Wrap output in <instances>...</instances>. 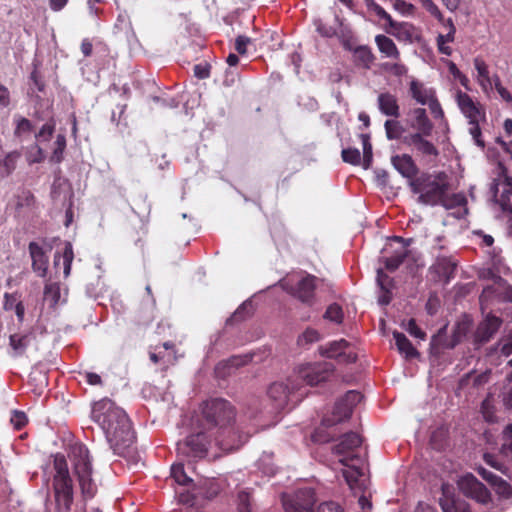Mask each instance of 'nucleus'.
I'll return each mask as SVG.
<instances>
[{
    "mask_svg": "<svg viewBox=\"0 0 512 512\" xmlns=\"http://www.w3.org/2000/svg\"><path fill=\"white\" fill-rule=\"evenodd\" d=\"M54 475L52 479L53 509L47 512H71L74 502L73 480L65 456L57 453L53 457Z\"/></svg>",
    "mask_w": 512,
    "mask_h": 512,
    "instance_id": "4",
    "label": "nucleus"
},
{
    "mask_svg": "<svg viewBox=\"0 0 512 512\" xmlns=\"http://www.w3.org/2000/svg\"><path fill=\"white\" fill-rule=\"evenodd\" d=\"M35 341V331L31 328L27 331L11 334L9 337V346L12 350L13 357H22L26 350Z\"/></svg>",
    "mask_w": 512,
    "mask_h": 512,
    "instance_id": "23",
    "label": "nucleus"
},
{
    "mask_svg": "<svg viewBox=\"0 0 512 512\" xmlns=\"http://www.w3.org/2000/svg\"><path fill=\"white\" fill-rule=\"evenodd\" d=\"M393 337L399 352L404 354L407 359H412L419 356V352L413 347L412 343L405 336V334L394 331Z\"/></svg>",
    "mask_w": 512,
    "mask_h": 512,
    "instance_id": "32",
    "label": "nucleus"
},
{
    "mask_svg": "<svg viewBox=\"0 0 512 512\" xmlns=\"http://www.w3.org/2000/svg\"><path fill=\"white\" fill-rule=\"evenodd\" d=\"M377 283L383 292L389 293L393 287V279L382 269L377 270Z\"/></svg>",
    "mask_w": 512,
    "mask_h": 512,
    "instance_id": "46",
    "label": "nucleus"
},
{
    "mask_svg": "<svg viewBox=\"0 0 512 512\" xmlns=\"http://www.w3.org/2000/svg\"><path fill=\"white\" fill-rule=\"evenodd\" d=\"M393 167L410 181L418 177L419 169L409 154L394 155L391 157Z\"/></svg>",
    "mask_w": 512,
    "mask_h": 512,
    "instance_id": "24",
    "label": "nucleus"
},
{
    "mask_svg": "<svg viewBox=\"0 0 512 512\" xmlns=\"http://www.w3.org/2000/svg\"><path fill=\"white\" fill-rule=\"evenodd\" d=\"M69 458L77 476L84 499H92L97 493V486L92 479V463L88 448L81 443L70 447Z\"/></svg>",
    "mask_w": 512,
    "mask_h": 512,
    "instance_id": "6",
    "label": "nucleus"
},
{
    "mask_svg": "<svg viewBox=\"0 0 512 512\" xmlns=\"http://www.w3.org/2000/svg\"><path fill=\"white\" fill-rule=\"evenodd\" d=\"M349 347V342L345 339L330 342L325 348L322 349L321 354L327 358H335L340 362L354 363L357 360V355L352 352H346Z\"/></svg>",
    "mask_w": 512,
    "mask_h": 512,
    "instance_id": "20",
    "label": "nucleus"
},
{
    "mask_svg": "<svg viewBox=\"0 0 512 512\" xmlns=\"http://www.w3.org/2000/svg\"><path fill=\"white\" fill-rule=\"evenodd\" d=\"M478 473L484 480H486L487 482H489L492 485H496L498 483V481H500L499 476H497L496 474L492 473L491 471H489L483 467H480L478 469Z\"/></svg>",
    "mask_w": 512,
    "mask_h": 512,
    "instance_id": "63",
    "label": "nucleus"
},
{
    "mask_svg": "<svg viewBox=\"0 0 512 512\" xmlns=\"http://www.w3.org/2000/svg\"><path fill=\"white\" fill-rule=\"evenodd\" d=\"M318 512H344V509L337 502L327 501L319 505Z\"/></svg>",
    "mask_w": 512,
    "mask_h": 512,
    "instance_id": "60",
    "label": "nucleus"
},
{
    "mask_svg": "<svg viewBox=\"0 0 512 512\" xmlns=\"http://www.w3.org/2000/svg\"><path fill=\"white\" fill-rule=\"evenodd\" d=\"M377 104L383 115L393 118L400 117V106L396 95L390 92H382L378 95Z\"/></svg>",
    "mask_w": 512,
    "mask_h": 512,
    "instance_id": "27",
    "label": "nucleus"
},
{
    "mask_svg": "<svg viewBox=\"0 0 512 512\" xmlns=\"http://www.w3.org/2000/svg\"><path fill=\"white\" fill-rule=\"evenodd\" d=\"M455 100L461 113L468 120V124L486 122V109L479 101L461 90H457Z\"/></svg>",
    "mask_w": 512,
    "mask_h": 512,
    "instance_id": "15",
    "label": "nucleus"
},
{
    "mask_svg": "<svg viewBox=\"0 0 512 512\" xmlns=\"http://www.w3.org/2000/svg\"><path fill=\"white\" fill-rule=\"evenodd\" d=\"M334 371L335 366L325 361L300 365L295 373L291 375L292 389L300 387L301 391L304 385L313 387L326 382L334 374Z\"/></svg>",
    "mask_w": 512,
    "mask_h": 512,
    "instance_id": "7",
    "label": "nucleus"
},
{
    "mask_svg": "<svg viewBox=\"0 0 512 512\" xmlns=\"http://www.w3.org/2000/svg\"><path fill=\"white\" fill-rule=\"evenodd\" d=\"M354 56L358 65L370 69L375 61V55L368 46H358L354 50Z\"/></svg>",
    "mask_w": 512,
    "mask_h": 512,
    "instance_id": "33",
    "label": "nucleus"
},
{
    "mask_svg": "<svg viewBox=\"0 0 512 512\" xmlns=\"http://www.w3.org/2000/svg\"><path fill=\"white\" fill-rule=\"evenodd\" d=\"M495 178L493 179L491 191L496 202L504 212L512 214V177L508 174V169L502 162H498L495 168Z\"/></svg>",
    "mask_w": 512,
    "mask_h": 512,
    "instance_id": "10",
    "label": "nucleus"
},
{
    "mask_svg": "<svg viewBox=\"0 0 512 512\" xmlns=\"http://www.w3.org/2000/svg\"><path fill=\"white\" fill-rule=\"evenodd\" d=\"M316 280L314 275L307 274L296 284L292 285L287 282L282 287L292 297L311 307L316 303Z\"/></svg>",
    "mask_w": 512,
    "mask_h": 512,
    "instance_id": "14",
    "label": "nucleus"
},
{
    "mask_svg": "<svg viewBox=\"0 0 512 512\" xmlns=\"http://www.w3.org/2000/svg\"><path fill=\"white\" fill-rule=\"evenodd\" d=\"M384 69L397 77H401L408 72L406 65L402 63H385Z\"/></svg>",
    "mask_w": 512,
    "mask_h": 512,
    "instance_id": "56",
    "label": "nucleus"
},
{
    "mask_svg": "<svg viewBox=\"0 0 512 512\" xmlns=\"http://www.w3.org/2000/svg\"><path fill=\"white\" fill-rule=\"evenodd\" d=\"M290 380L291 376L286 383L275 382L268 388V397L274 402L275 409H284L290 401L297 403L306 395V392L300 391V387L292 389Z\"/></svg>",
    "mask_w": 512,
    "mask_h": 512,
    "instance_id": "13",
    "label": "nucleus"
},
{
    "mask_svg": "<svg viewBox=\"0 0 512 512\" xmlns=\"http://www.w3.org/2000/svg\"><path fill=\"white\" fill-rule=\"evenodd\" d=\"M368 7L382 20L386 21V33L394 36L398 41L412 44L421 40V33L413 23L410 22H397L386 10L376 3L374 0H369Z\"/></svg>",
    "mask_w": 512,
    "mask_h": 512,
    "instance_id": "8",
    "label": "nucleus"
},
{
    "mask_svg": "<svg viewBox=\"0 0 512 512\" xmlns=\"http://www.w3.org/2000/svg\"><path fill=\"white\" fill-rule=\"evenodd\" d=\"M10 421L16 430H21L28 423L26 414L18 410L14 411Z\"/></svg>",
    "mask_w": 512,
    "mask_h": 512,
    "instance_id": "55",
    "label": "nucleus"
},
{
    "mask_svg": "<svg viewBox=\"0 0 512 512\" xmlns=\"http://www.w3.org/2000/svg\"><path fill=\"white\" fill-rule=\"evenodd\" d=\"M443 206L445 209H454V208H462L463 213L462 215H466L468 213L467 209V199L466 197L461 193H454L452 195H448L445 193V196H442L441 201H439V204Z\"/></svg>",
    "mask_w": 512,
    "mask_h": 512,
    "instance_id": "31",
    "label": "nucleus"
},
{
    "mask_svg": "<svg viewBox=\"0 0 512 512\" xmlns=\"http://www.w3.org/2000/svg\"><path fill=\"white\" fill-rule=\"evenodd\" d=\"M44 295L45 297H51L52 300L56 303L60 297L59 287L56 283H48L44 287Z\"/></svg>",
    "mask_w": 512,
    "mask_h": 512,
    "instance_id": "61",
    "label": "nucleus"
},
{
    "mask_svg": "<svg viewBox=\"0 0 512 512\" xmlns=\"http://www.w3.org/2000/svg\"><path fill=\"white\" fill-rule=\"evenodd\" d=\"M423 8L438 21L443 20V14L432 0H419Z\"/></svg>",
    "mask_w": 512,
    "mask_h": 512,
    "instance_id": "52",
    "label": "nucleus"
},
{
    "mask_svg": "<svg viewBox=\"0 0 512 512\" xmlns=\"http://www.w3.org/2000/svg\"><path fill=\"white\" fill-rule=\"evenodd\" d=\"M62 258H63V266H64L63 273H64L65 277H68L70 275L71 265H72V262L74 259L73 247L70 242L65 243Z\"/></svg>",
    "mask_w": 512,
    "mask_h": 512,
    "instance_id": "41",
    "label": "nucleus"
},
{
    "mask_svg": "<svg viewBox=\"0 0 512 512\" xmlns=\"http://www.w3.org/2000/svg\"><path fill=\"white\" fill-rule=\"evenodd\" d=\"M501 453L512 461V424H509L504 430V443Z\"/></svg>",
    "mask_w": 512,
    "mask_h": 512,
    "instance_id": "43",
    "label": "nucleus"
},
{
    "mask_svg": "<svg viewBox=\"0 0 512 512\" xmlns=\"http://www.w3.org/2000/svg\"><path fill=\"white\" fill-rule=\"evenodd\" d=\"M361 444L362 438L358 433L348 432L340 437L333 452L342 456L339 460L342 465H350V462L365 463V458L360 454Z\"/></svg>",
    "mask_w": 512,
    "mask_h": 512,
    "instance_id": "11",
    "label": "nucleus"
},
{
    "mask_svg": "<svg viewBox=\"0 0 512 512\" xmlns=\"http://www.w3.org/2000/svg\"><path fill=\"white\" fill-rule=\"evenodd\" d=\"M212 442L225 449L233 447V444L227 439L211 437V432L198 428L197 432L190 434L183 442L178 443V451L188 457L203 458L207 455L208 447Z\"/></svg>",
    "mask_w": 512,
    "mask_h": 512,
    "instance_id": "9",
    "label": "nucleus"
},
{
    "mask_svg": "<svg viewBox=\"0 0 512 512\" xmlns=\"http://www.w3.org/2000/svg\"><path fill=\"white\" fill-rule=\"evenodd\" d=\"M21 154L18 151L8 153L3 160L4 175L9 176L16 169L17 161Z\"/></svg>",
    "mask_w": 512,
    "mask_h": 512,
    "instance_id": "40",
    "label": "nucleus"
},
{
    "mask_svg": "<svg viewBox=\"0 0 512 512\" xmlns=\"http://www.w3.org/2000/svg\"><path fill=\"white\" fill-rule=\"evenodd\" d=\"M323 318L335 324H341L344 320L342 307L338 303L330 304L323 314Z\"/></svg>",
    "mask_w": 512,
    "mask_h": 512,
    "instance_id": "36",
    "label": "nucleus"
},
{
    "mask_svg": "<svg viewBox=\"0 0 512 512\" xmlns=\"http://www.w3.org/2000/svg\"><path fill=\"white\" fill-rule=\"evenodd\" d=\"M150 360L155 364H160L162 370H167L177 361L175 344L167 341L162 345H157L149 351Z\"/></svg>",
    "mask_w": 512,
    "mask_h": 512,
    "instance_id": "18",
    "label": "nucleus"
},
{
    "mask_svg": "<svg viewBox=\"0 0 512 512\" xmlns=\"http://www.w3.org/2000/svg\"><path fill=\"white\" fill-rule=\"evenodd\" d=\"M459 489L468 498L479 503L487 504L491 500V494L486 486L473 474L464 475L458 482Z\"/></svg>",
    "mask_w": 512,
    "mask_h": 512,
    "instance_id": "16",
    "label": "nucleus"
},
{
    "mask_svg": "<svg viewBox=\"0 0 512 512\" xmlns=\"http://www.w3.org/2000/svg\"><path fill=\"white\" fill-rule=\"evenodd\" d=\"M406 330L411 336L418 338L420 340H424L426 337V333L418 327L415 319L413 318L408 321Z\"/></svg>",
    "mask_w": 512,
    "mask_h": 512,
    "instance_id": "58",
    "label": "nucleus"
},
{
    "mask_svg": "<svg viewBox=\"0 0 512 512\" xmlns=\"http://www.w3.org/2000/svg\"><path fill=\"white\" fill-rule=\"evenodd\" d=\"M66 149V137L64 134H58L54 142V148L50 156V161L59 164L64 159V151Z\"/></svg>",
    "mask_w": 512,
    "mask_h": 512,
    "instance_id": "34",
    "label": "nucleus"
},
{
    "mask_svg": "<svg viewBox=\"0 0 512 512\" xmlns=\"http://www.w3.org/2000/svg\"><path fill=\"white\" fill-rule=\"evenodd\" d=\"M408 93L417 104L423 106L427 105L435 96H437L434 88L427 87L423 82L416 79H413L409 83Z\"/></svg>",
    "mask_w": 512,
    "mask_h": 512,
    "instance_id": "26",
    "label": "nucleus"
},
{
    "mask_svg": "<svg viewBox=\"0 0 512 512\" xmlns=\"http://www.w3.org/2000/svg\"><path fill=\"white\" fill-rule=\"evenodd\" d=\"M236 409L224 398H211L201 405V415L198 419V428L211 432V437L226 439L234 435Z\"/></svg>",
    "mask_w": 512,
    "mask_h": 512,
    "instance_id": "2",
    "label": "nucleus"
},
{
    "mask_svg": "<svg viewBox=\"0 0 512 512\" xmlns=\"http://www.w3.org/2000/svg\"><path fill=\"white\" fill-rule=\"evenodd\" d=\"M406 123L412 131L405 135L404 145L429 161L436 159L439 150L433 142L428 140L434 130V124L426 109L422 107L410 109Z\"/></svg>",
    "mask_w": 512,
    "mask_h": 512,
    "instance_id": "3",
    "label": "nucleus"
},
{
    "mask_svg": "<svg viewBox=\"0 0 512 512\" xmlns=\"http://www.w3.org/2000/svg\"><path fill=\"white\" fill-rule=\"evenodd\" d=\"M503 320L492 313L486 314L484 319L479 322L473 334L475 345L481 346L488 343L502 326Z\"/></svg>",
    "mask_w": 512,
    "mask_h": 512,
    "instance_id": "17",
    "label": "nucleus"
},
{
    "mask_svg": "<svg viewBox=\"0 0 512 512\" xmlns=\"http://www.w3.org/2000/svg\"><path fill=\"white\" fill-rule=\"evenodd\" d=\"M282 503L285 512H313L316 495L313 488H300L293 494H283Z\"/></svg>",
    "mask_w": 512,
    "mask_h": 512,
    "instance_id": "12",
    "label": "nucleus"
},
{
    "mask_svg": "<svg viewBox=\"0 0 512 512\" xmlns=\"http://www.w3.org/2000/svg\"><path fill=\"white\" fill-rule=\"evenodd\" d=\"M398 118L388 119L384 123L386 137L389 140H400L404 144L405 135L408 133Z\"/></svg>",
    "mask_w": 512,
    "mask_h": 512,
    "instance_id": "30",
    "label": "nucleus"
},
{
    "mask_svg": "<svg viewBox=\"0 0 512 512\" xmlns=\"http://www.w3.org/2000/svg\"><path fill=\"white\" fill-rule=\"evenodd\" d=\"M32 130H33V125L29 119H27L25 117H19L16 120V127L14 130L15 137L20 138L24 134H28V133L32 132Z\"/></svg>",
    "mask_w": 512,
    "mask_h": 512,
    "instance_id": "44",
    "label": "nucleus"
},
{
    "mask_svg": "<svg viewBox=\"0 0 512 512\" xmlns=\"http://www.w3.org/2000/svg\"><path fill=\"white\" fill-rule=\"evenodd\" d=\"M409 187L413 194L418 195V203L436 206L442 196L448 193V176L445 172H422L409 182Z\"/></svg>",
    "mask_w": 512,
    "mask_h": 512,
    "instance_id": "5",
    "label": "nucleus"
},
{
    "mask_svg": "<svg viewBox=\"0 0 512 512\" xmlns=\"http://www.w3.org/2000/svg\"><path fill=\"white\" fill-rule=\"evenodd\" d=\"M211 65L207 62L199 63L194 66V75L198 79H206L210 77Z\"/></svg>",
    "mask_w": 512,
    "mask_h": 512,
    "instance_id": "59",
    "label": "nucleus"
},
{
    "mask_svg": "<svg viewBox=\"0 0 512 512\" xmlns=\"http://www.w3.org/2000/svg\"><path fill=\"white\" fill-rule=\"evenodd\" d=\"M392 241L400 243L401 247L395 250L391 256L384 258L385 268L391 272L397 270L399 266L404 262V260L408 257L410 253L408 247L413 242V239H405L401 236H394L392 238Z\"/></svg>",
    "mask_w": 512,
    "mask_h": 512,
    "instance_id": "22",
    "label": "nucleus"
},
{
    "mask_svg": "<svg viewBox=\"0 0 512 512\" xmlns=\"http://www.w3.org/2000/svg\"><path fill=\"white\" fill-rule=\"evenodd\" d=\"M28 251L32 260V270L37 276L44 278L48 272L49 257L44 248L35 241L28 245Z\"/></svg>",
    "mask_w": 512,
    "mask_h": 512,
    "instance_id": "21",
    "label": "nucleus"
},
{
    "mask_svg": "<svg viewBox=\"0 0 512 512\" xmlns=\"http://www.w3.org/2000/svg\"><path fill=\"white\" fill-rule=\"evenodd\" d=\"M55 131V121L53 119L46 122L39 130V132L35 135L37 139H41L42 141H48L52 137Z\"/></svg>",
    "mask_w": 512,
    "mask_h": 512,
    "instance_id": "47",
    "label": "nucleus"
},
{
    "mask_svg": "<svg viewBox=\"0 0 512 512\" xmlns=\"http://www.w3.org/2000/svg\"><path fill=\"white\" fill-rule=\"evenodd\" d=\"M353 409L342 402L341 400H338L335 403L334 409H333V421L329 425H333L335 423H339L341 421H344L352 415Z\"/></svg>",
    "mask_w": 512,
    "mask_h": 512,
    "instance_id": "35",
    "label": "nucleus"
},
{
    "mask_svg": "<svg viewBox=\"0 0 512 512\" xmlns=\"http://www.w3.org/2000/svg\"><path fill=\"white\" fill-rule=\"evenodd\" d=\"M363 465L364 463L350 462V465H345L349 469L343 470V477L355 495L358 492H364L366 489L364 480L360 479L363 476Z\"/></svg>",
    "mask_w": 512,
    "mask_h": 512,
    "instance_id": "25",
    "label": "nucleus"
},
{
    "mask_svg": "<svg viewBox=\"0 0 512 512\" xmlns=\"http://www.w3.org/2000/svg\"><path fill=\"white\" fill-rule=\"evenodd\" d=\"M91 419L103 431L114 454L122 457L131 454L136 435L129 416L121 407L103 398L93 403Z\"/></svg>",
    "mask_w": 512,
    "mask_h": 512,
    "instance_id": "1",
    "label": "nucleus"
},
{
    "mask_svg": "<svg viewBox=\"0 0 512 512\" xmlns=\"http://www.w3.org/2000/svg\"><path fill=\"white\" fill-rule=\"evenodd\" d=\"M448 23L450 25V31L446 35L439 34L437 37V42H444L446 44L447 42L454 41V35L456 32V29H455L451 19L448 20Z\"/></svg>",
    "mask_w": 512,
    "mask_h": 512,
    "instance_id": "64",
    "label": "nucleus"
},
{
    "mask_svg": "<svg viewBox=\"0 0 512 512\" xmlns=\"http://www.w3.org/2000/svg\"><path fill=\"white\" fill-rule=\"evenodd\" d=\"M360 138L363 144V167L368 169L372 162V145L369 140V136L366 134H361Z\"/></svg>",
    "mask_w": 512,
    "mask_h": 512,
    "instance_id": "42",
    "label": "nucleus"
},
{
    "mask_svg": "<svg viewBox=\"0 0 512 512\" xmlns=\"http://www.w3.org/2000/svg\"><path fill=\"white\" fill-rule=\"evenodd\" d=\"M238 511L239 512H251V495L246 491L238 493Z\"/></svg>",
    "mask_w": 512,
    "mask_h": 512,
    "instance_id": "51",
    "label": "nucleus"
},
{
    "mask_svg": "<svg viewBox=\"0 0 512 512\" xmlns=\"http://www.w3.org/2000/svg\"><path fill=\"white\" fill-rule=\"evenodd\" d=\"M321 336L320 333L311 327H307L302 334L297 338V344L300 347H308L309 345L318 342Z\"/></svg>",
    "mask_w": 512,
    "mask_h": 512,
    "instance_id": "37",
    "label": "nucleus"
},
{
    "mask_svg": "<svg viewBox=\"0 0 512 512\" xmlns=\"http://www.w3.org/2000/svg\"><path fill=\"white\" fill-rule=\"evenodd\" d=\"M250 306V303L244 302L240 305L231 318L228 321H242L246 318L248 312L247 307Z\"/></svg>",
    "mask_w": 512,
    "mask_h": 512,
    "instance_id": "62",
    "label": "nucleus"
},
{
    "mask_svg": "<svg viewBox=\"0 0 512 512\" xmlns=\"http://www.w3.org/2000/svg\"><path fill=\"white\" fill-rule=\"evenodd\" d=\"M432 116L434 119L436 120H443L445 118V113H444V110L438 100V97L435 96L433 98V100H431L428 104H427Z\"/></svg>",
    "mask_w": 512,
    "mask_h": 512,
    "instance_id": "50",
    "label": "nucleus"
},
{
    "mask_svg": "<svg viewBox=\"0 0 512 512\" xmlns=\"http://www.w3.org/2000/svg\"><path fill=\"white\" fill-rule=\"evenodd\" d=\"M481 413L485 421L489 423H495L497 421L496 409L493 404V399L490 396L482 401Z\"/></svg>",
    "mask_w": 512,
    "mask_h": 512,
    "instance_id": "39",
    "label": "nucleus"
},
{
    "mask_svg": "<svg viewBox=\"0 0 512 512\" xmlns=\"http://www.w3.org/2000/svg\"><path fill=\"white\" fill-rule=\"evenodd\" d=\"M252 43V39L245 36V35H239L235 39V50L240 55H245L247 53V47Z\"/></svg>",
    "mask_w": 512,
    "mask_h": 512,
    "instance_id": "54",
    "label": "nucleus"
},
{
    "mask_svg": "<svg viewBox=\"0 0 512 512\" xmlns=\"http://www.w3.org/2000/svg\"><path fill=\"white\" fill-rule=\"evenodd\" d=\"M375 43H376L379 51L386 57L392 58L395 60L400 59L399 49L397 48L394 41L391 38H389L388 36L382 35V34L376 35Z\"/></svg>",
    "mask_w": 512,
    "mask_h": 512,
    "instance_id": "29",
    "label": "nucleus"
},
{
    "mask_svg": "<svg viewBox=\"0 0 512 512\" xmlns=\"http://www.w3.org/2000/svg\"><path fill=\"white\" fill-rule=\"evenodd\" d=\"M439 505L443 512H457L453 497H449L443 490V497L439 499Z\"/></svg>",
    "mask_w": 512,
    "mask_h": 512,
    "instance_id": "57",
    "label": "nucleus"
},
{
    "mask_svg": "<svg viewBox=\"0 0 512 512\" xmlns=\"http://www.w3.org/2000/svg\"><path fill=\"white\" fill-rule=\"evenodd\" d=\"M393 8L404 16L413 15L416 10V7L413 4L404 0H395L393 2Z\"/></svg>",
    "mask_w": 512,
    "mask_h": 512,
    "instance_id": "48",
    "label": "nucleus"
},
{
    "mask_svg": "<svg viewBox=\"0 0 512 512\" xmlns=\"http://www.w3.org/2000/svg\"><path fill=\"white\" fill-rule=\"evenodd\" d=\"M363 396L355 390L348 391L340 400L350 406L352 409L362 400Z\"/></svg>",
    "mask_w": 512,
    "mask_h": 512,
    "instance_id": "53",
    "label": "nucleus"
},
{
    "mask_svg": "<svg viewBox=\"0 0 512 512\" xmlns=\"http://www.w3.org/2000/svg\"><path fill=\"white\" fill-rule=\"evenodd\" d=\"M341 156L344 162L359 165L361 163L360 151L356 148H346L341 152Z\"/></svg>",
    "mask_w": 512,
    "mask_h": 512,
    "instance_id": "45",
    "label": "nucleus"
},
{
    "mask_svg": "<svg viewBox=\"0 0 512 512\" xmlns=\"http://www.w3.org/2000/svg\"><path fill=\"white\" fill-rule=\"evenodd\" d=\"M171 476L176 483L182 486H189L193 480L187 476L182 463L173 464L171 467Z\"/></svg>",
    "mask_w": 512,
    "mask_h": 512,
    "instance_id": "38",
    "label": "nucleus"
},
{
    "mask_svg": "<svg viewBox=\"0 0 512 512\" xmlns=\"http://www.w3.org/2000/svg\"><path fill=\"white\" fill-rule=\"evenodd\" d=\"M474 68L478 73L477 82L484 92L492 89V78L489 73V68L486 62L481 57H476L473 60Z\"/></svg>",
    "mask_w": 512,
    "mask_h": 512,
    "instance_id": "28",
    "label": "nucleus"
},
{
    "mask_svg": "<svg viewBox=\"0 0 512 512\" xmlns=\"http://www.w3.org/2000/svg\"><path fill=\"white\" fill-rule=\"evenodd\" d=\"M457 268V260L450 256L438 255L435 262L430 267V271L434 273L437 280L449 283L451 279L455 277V271Z\"/></svg>",
    "mask_w": 512,
    "mask_h": 512,
    "instance_id": "19",
    "label": "nucleus"
},
{
    "mask_svg": "<svg viewBox=\"0 0 512 512\" xmlns=\"http://www.w3.org/2000/svg\"><path fill=\"white\" fill-rule=\"evenodd\" d=\"M481 122H476V124H469V133L472 136L475 144L481 149L485 148V141L482 137V131L480 127Z\"/></svg>",
    "mask_w": 512,
    "mask_h": 512,
    "instance_id": "49",
    "label": "nucleus"
}]
</instances>
